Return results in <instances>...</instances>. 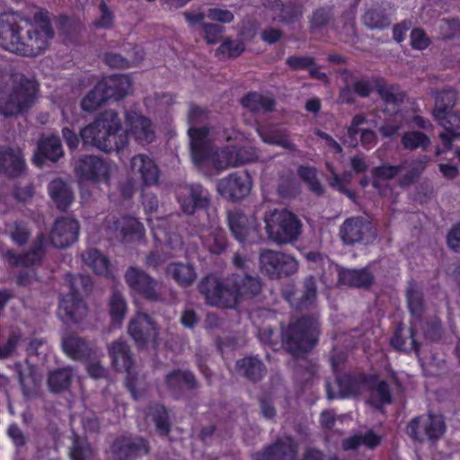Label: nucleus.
<instances>
[{"instance_id": "34", "label": "nucleus", "mask_w": 460, "mask_h": 460, "mask_svg": "<svg viewBox=\"0 0 460 460\" xmlns=\"http://www.w3.org/2000/svg\"><path fill=\"white\" fill-rule=\"evenodd\" d=\"M375 91L385 104L401 106L406 97L405 92L401 89L398 84H387L382 76H373Z\"/></svg>"}, {"instance_id": "10", "label": "nucleus", "mask_w": 460, "mask_h": 460, "mask_svg": "<svg viewBox=\"0 0 460 460\" xmlns=\"http://www.w3.org/2000/svg\"><path fill=\"white\" fill-rule=\"evenodd\" d=\"M260 270L270 279L289 277L296 272L298 263L294 257L272 250H262L259 256Z\"/></svg>"}, {"instance_id": "56", "label": "nucleus", "mask_w": 460, "mask_h": 460, "mask_svg": "<svg viewBox=\"0 0 460 460\" xmlns=\"http://www.w3.org/2000/svg\"><path fill=\"white\" fill-rule=\"evenodd\" d=\"M68 455L70 460H92L94 456V450L87 439L75 437Z\"/></svg>"}, {"instance_id": "25", "label": "nucleus", "mask_w": 460, "mask_h": 460, "mask_svg": "<svg viewBox=\"0 0 460 460\" xmlns=\"http://www.w3.org/2000/svg\"><path fill=\"white\" fill-rule=\"evenodd\" d=\"M64 149L59 136L51 134L42 136L37 145L33 155V163L36 166L43 167L49 163H58L64 156Z\"/></svg>"}, {"instance_id": "32", "label": "nucleus", "mask_w": 460, "mask_h": 460, "mask_svg": "<svg viewBox=\"0 0 460 460\" xmlns=\"http://www.w3.org/2000/svg\"><path fill=\"white\" fill-rule=\"evenodd\" d=\"M133 173L139 174L144 185L151 186L158 182L160 170L155 162L148 155L140 154L130 161Z\"/></svg>"}, {"instance_id": "61", "label": "nucleus", "mask_w": 460, "mask_h": 460, "mask_svg": "<svg viewBox=\"0 0 460 460\" xmlns=\"http://www.w3.org/2000/svg\"><path fill=\"white\" fill-rule=\"evenodd\" d=\"M332 9L329 6L315 9L309 20L311 31L325 27L332 20Z\"/></svg>"}, {"instance_id": "45", "label": "nucleus", "mask_w": 460, "mask_h": 460, "mask_svg": "<svg viewBox=\"0 0 460 460\" xmlns=\"http://www.w3.org/2000/svg\"><path fill=\"white\" fill-rule=\"evenodd\" d=\"M166 273L179 286L186 288L193 284L197 278L196 270L191 264L172 262L167 266Z\"/></svg>"}, {"instance_id": "4", "label": "nucleus", "mask_w": 460, "mask_h": 460, "mask_svg": "<svg viewBox=\"0 0 460 460\" xmlns=\"http://www.w3.org/2000/svg\"><path fill=\"white\" fill-rule=\"evenodd\" d=\"M12 87L0 94V114L12 117L27 111L35 102L40 90L36 80L23 74H12Z\"/></svg>"}, {"instance_id": "5", "label": "nucleus", "mask_w": 460, "mask_h": 460, "mask_svg": "<svg viewBox=\"0 0 460 460\" xmlns=\"http://www.w3.org/2000/svg\"><path fill=\"white\" fill-rule=\"evenodd\" d=\"M130 86L131 82L127 75L104 76L81 100V108L86 112H93L110 100L119 101L126 97Z\"/></svg>"}, {"instance_id": "15", "label": "nucleus", "mask_w": 460, "mask_h": 460, "mask_svg": "<svg viewBox=\"0 0 460 460\" xmlns=\"http://www.w3.org/2000/svg\"><path fill=\"white\" fill-rule=\"evenodd\" d=\"M105 223L107 230L113 233L122 243H133L145 239L144 225L134 217L107 218Z\"/></svg>"}, {"instance_id": "62", "label": "nucleus", "mask_w": 460, "mask_h": 460, "mask_svg": "<svg viewBox=\"0 0 460 460\" xmlns=\"http://www.w3.org/2000/svg\"><path fill=\"white\" fill-rule=\"evenodd\" d=\"M245 50L244 43L238 40H225L217 49V56L227 55L228 58H237Z\"/></svg>"}, {"instance_id": "53", "label": "nucleus", "mask_w": 460, "mask_h": 460, "mask_svg": "<svg viewBox=\"0 0 460 460\" xmlns=\"http://www.w3.org/2000/svg\"><path fill=\"white\" fill-rule=\"evenodd\" d=\"M274 4L273 7H279V21L284 23H294L303 15V6L298 3L275 0Z\"/></svg>"}, {"instance_id": "2", "label": "nucleus", "mask_w": 460, "mask_h": 460, "mask_svg": "<svg viewBox=\"0 0 460 460\" xmlns=\"http://www.w3.org/2000/svg\"><path fill=\"white\" fill-rule=\"evenodd\" d=\"M62 137L71 152L78 148L80 140L84 146L95 147L104 153H119L128 145V132L123 129L119 113L111 109L99 113L93 122L80 130L79 135L64 127Z\"/></svg>"}, {"instance_id": "59", "label": "nucleus", "mask_w": 460, "mask_h": 460, "mask_svg": "<svg viewBox=\"0 0 460 460\" xmlns=\"http://www.w3.org/2000/svg\"><path fill=\"white\" fill-rule=\"evenodd\" d=\"M31 231L28 223L23 220H16L9 230V236L12 242L17 246H24L30 240Z\"/></svg>"}, {"instance_id": "58", "label": "nucleus", "mask_w": 460, "mask_h": 460, "mask_svg": "<svg viewBox=\"0 0 460 460\" xmlns=\"http://www.w3.org/2000/svg\"><path fill=\"white\" fill-rule=\"evenodd\" d=\"M190 153L193 162L199 165L212 160L214 163L215 154L211 141L204 143H191Z\"/></svg>"}, {"instance_id": "63", "label": "nucleus", "mask_w": 460, "mask_h": 460, "mask_svg": "<svg viewBox=\"0 0 460 460\" xmlns=\"http://www.w3.org/2000/svg\"><path fill=\"white\" fill-rule=\"evenodd\" d=\"M411 46L413 49L424 50L429 48L431 43L425 31L421 28H414L410 33Z\"/></svg>"}, {"instance_id": "6", "label": "nucleus", "mask_w": 460, "mask_h": 460, "mask_svg": "<svg viewBox=\"0 0 460 460\" xmlns=\"http://www.w3.org/2000/svg\"><path fill=\"white\" fill-rule=\"evenodd\" d=\"M269 237L278 244L296 242L303 230V224L292 211L282 208L270 211L264 217Z\"/></svg>"}, {"instance_id": "11", "label": "nucleus", "mask_w": 460, "mask_h": 460, "mask_svg": "<svg viewBox=\"0 0 460 460\" xmlns=\"http://www.w3.org/2000/svg\"><path fill=\"white\" fill-rule=\"evenodd\" d=\"M177 200L186 216L202 214L208 217L211 195L200 183H190L181 187L177 194Z\"/></svg>"}, {"instance_id": "50", "label": "nucleus", "mask_w": 460, "mask_h": 460, "mask_svg": "<svg viewBox=\"0 0 460 460\" xmlns=\"http://www.w3.org/2000/svg\"><path fill=\"white\" fill-rule=\"evenodd\" d=\"M408 310L415 320L421 318L424 313V298L422 292L415 284H411L406 290Z\"/></svg>"}, {"instance_id": "18", "label": "nucleus", "mask_w": 460, "mask_h": 460, "mask_svg": "<svg viewBox=\"0 0 460 460\" xmlns=\"http://www.w3.org/2000/svg\"><path fill=\"white\" fill-rule=\"evenodd\" d=\"M125 281L131 291L143 298L150 301L159 300L156 280L143 270L134 266L128 267L125 273Z\"/></svg>"}, {"instance_id": "44", "label": "nucleus", "mask_w": 460, "mask_h": 460, "mask_svg": "<svg viewBox=\"0 0 460 460\" xmlns=\"http://www.w3.org/2000/svg\"><path fill=\"white\" fill-rule=\"evenodd\" d=\"M75 376L74 368L65 367L49 372L48 386L51 393L60 394L69 390Z\"/></svg>"}, {"instance_id": "31", "label": "nucleus", "mask_w": 460, "mask_h": 460, "mask_svg": "<svg viewBox=\"0 0 460 460\" xmlns=\"http://www.w3.org/2000/svg\"><path fill=\"white\" fill-rule=\"evenodd\" d=\"M62 349L68 358L80 362H86L94 355L90 341L72 334L62 340Z\"/></svg>"}, {"instance_id": "8", "label": "nucleus", "mask_w": 460, "mask_h": 460, "mask_svg": "<svg viewBox=\"0 0 460 460\" xmlns=\"http://www.w3.org/2000/svg\"><path fill=\"white\" fill-rule=\"evenodd\" d=\"M70 285L69 292L60 297L58 314L66 323H78L87 314V305L84 301L75 284L79 281L84 288L91 283L90 279L80 276L67 275Z\"/></svg>"}, {"instance_id": "30", "label": "nucleus", "mask_w": 460, "mask_h": 460, "mask_svg": "<svg viewBox=\"0 0 460 460\" xmlns=\"http://www.w3.org/2000/svg\"><path fill=\"white\" fill-rule=\"evenodd\" d=\"M377 380V375L366 373H344L336 377L341 397L358 395L363 386Z\"/></svg>"}, {"instance_id": "12", "label": "nucleus", "mask_w": 460, "mask_h": 460, "mask_svg": "<svg viewBox=\"0 0 460 460\" xmlns=\"http://www.w3.org/2000/svg\"><path fill=\"white\" fill-rule=\"evenodd\" d=\"M150 452L147 439L133 434H122L114 438L109 447L111 460H137Z\"/></svg>"}, {"instance_id": "40", "label": "nucleus", "mask_w": 460, "mask_h": 460, "mask_svg": "<svg viewBox=\"0 0 460 460\" xmlns=\"http://www.w3.org/2000/svg\"><path fill=\"white\" fill-rule=\"evenodd\" d=\"M434 118L445 128V132L439 134L440 139L445 146H450L460 136V113L449 111L435 115Z\"/></svg>"}, {"instance_id": "41", "label": "nucleus", "mask_w": 460, "mask_h": 460, "mask_svg": "<svg viewBox=\"0 0 460 460\" xmlns=\"http://www.w3.org/2000/svg\"><path fill=\"white\" fill-rule=\"evenodd\" d=\"M148 414L156 428L160 437H167L172 431V420L170 410L164 404L158 402H151L148 406Z\"/></svg>"}, {"instance_id": "1", "label": "nucleus", "mask_w": 460, "mask_h": 460, "mask_svg": "<svg viewBox=\"0 0 460 460\" xmlns=\"http://www.w3.org/2000/svg\"><path fill=\"white\" fill-rule=\"evenodd\" d=\"M54 36L47 10L36 12L32 20L19 12L0 13V47L7 51L36 57L49 48Z\"/></svg>"}, {"instance_id": "28", "label": "nucleus", "mask_w": 460, "mask_h": 460, "mask_svg": "<svg viewBox=\"0 0 460 460\" xmlns=\"http://www.w3.org/2000/svg\"><path fill=\"white\" fill-rule=\"evenodd\" d=\"M128 331L138 347H144L150 340L155 339L157 336L156 324L153 318L146 313H139L131 319Z\"/></svg>"}, {"instance_id": "3", "label": "nucleus", "mask_w": 460, "mask_h": 460, "mask_svg": "<svg viewBox=\"0 0 460 460\" xmlns=\"http://www.w3.org/2000/svg\"><path fill=\"white\" fill-rule=\"evenodd\" d=\"M321 323L314 314H305L290 322L281 331L282 345L295 358H303L318 344Z\"/></svg>"}, {"instance_id": "35", "label": "nucleus", "mask_w": 460, "mask_h": 460, "mask_svg": "<svg viewBox=\"0 0 460 460\" xmlns=\"http://www.w3.org/2000/svg\"><path fill=\"white\" fill-rule=\"evenodd\" d=\"M416 330L411 326L404 333V329L399 325L393 334L390 344L397 351L406 354L414 351L419 354L420 351V343L416 339Z\"/></svg>"}, {"instance_id": "23", "label": "nucleus", "mask_w": 460, "mask_h": 460, "mask_svg": "<svg viewBox=\"0 0 460 460\" xmlns=\"http://www.w3.org/2000/svg\"><path fill=\"white\" fill-rule=\"evenodd\" d=\"M79 222L70 217H58L49 234L53 246L64 249L75 243L79 236Z\"/></svg>"}, {"instance_id": "47", "label": "nucleus", "mask_w": 460, "mask_h": 460, "mask_svg": "<svg viewBox=\"0 0 460 460\" xmlns=\"http://www.w3.org/2000/svg\"><path fill=\"white\" fill-rule=\"evenodd\" d=\"M362 21L367 28L378 30H384L391 23L385 10L378 5L367 10L362 16Z\"/></svg>"}, {"instance_id": "49", "label": "nucleus", "mask_w": 460, "mask_h": 460, "mask_svg": "<svg viewBox=\"0 0 460 460\" xmlns=\"http://www.w3.org/2000/svg\"><path fill=\"white\" fill-rule=\"evenodd\" d=\"M429 161V156L426 155H420L413 160L411 164L410 170L399 179V185L401 187H408L418 181Z\"/></svg>"}, {"instance_id": "14", "label": "nucleus", "mask_w": 460, "mask_h": 460, "mask_svg": "<svg viewBox=\"0 0 460 460\" xmlns=\"http://www.w3.org/2000/svg\"><path fill=\"white\" fill-rule=\"evenodd\" d=\"M48 240L43 233H39L32 241L31 248L17 253L12 249L6 250L3 257L11 267H33L40 265L46 256Z\"/></svg>"}, {"instance_id": "16", "label": "nucleus", "mask_w": 460, "mask_h": 460, "mask_svg": "<svg viewBox=\"0 0 460 460\" xmlns=\"http://www.w3.org/2000/svg\"><path fill=\"white\" fill-rule=\"evenodd\" d=\"M252 187V180L246 171L232 172L217 184L218 193L229 201L243 199L250 193Z\"/></svg>"}, {"instance_id": "19", "label": "nucleus", "mask_w": 460, "mask_h": 460, "mask_svg": "<svg viewBox=\"0 0 460 460\" xmlns=\"http://www.w3.org/2000/svg\"><path fill=\"white\" fill-rule=\"evenodd\" d=\"M298 444L291 436H286L254 452L252 460H296Z\"/></svg>"}, {"instance_id": "17", "label": "nucleus", "mask_w": 460, "mask_h": 460, "mask_svg": "<svg viewBox=\"0 0 460 460\" xmlns=\"http://www.w3.org/2000/svg\"><path fill=\"white\" fill-rule=\"evenodd\" d=\"M79 179L92 182H108L111 174V164L96 155H84L78 159L75 167Z\"/></svg>"}, {"instance_id": "36", "label": "nucleus", "mask_w": 460, "mask_h": 460, "mask_svg": "<svg viewBox=\"0 0 460 460\" xmlns=\"http://www.w3.org/2000/svg\"><path fill=\"white\" fill-rule=\"evenodd\" d=\"M48 192L60 211H66L75 199L72 189L61 179L52 180L48 185Z\"/></svg>"}, {"instance_id": "39", "label": "nucleus", "mask_w": 460, "mask_h": 460, "mask_svg": "<svg viewBox=\"0 0 460 460\" xmlns=\"http://www.w3.org/2000/svg\"><path fill=\"white\" fill-rule=\"evenodd\" d=\"M111 364L118 372L128 371L132 368L134 360L129 346L122 341H115L109 347Z\"/></svg>"}, {"instance_id": "33", "label": "nucleus", "mask_w": 460, "mask_h": 460, "mask_svg": "<svg viewBox=\"0 0 460 460\" xmlns=\"http://www.w3.org/2000/svg\"><path fill=\"white\" fill-rule=\"evenodd\" d=\"M234 371L237 375L255 384L264 378L267 367L257 356H246L236 361Z\"/></svg>"}, {"instance_id": "55", "label": "nucleus", "mask_w": 460, "mask_h": 460, "mask_svg": "<svg viewBox=\"0 0 460 460\" xmlns=\"http://www.w3.org/2000/svg\"><path fill=\"white\" fill-rule=\"evenodd\" d=\"M403 169L402 164H391L390 163H384L379 166L373 168L371 173L373 176L372 186L375 189L380 187L379 180L388 181L394 179Z\"/></svg>"}, {"instance_id": "64", "label": "nucleus", "mask_w": 460, "mask_h": 460, "mask_svg": "<svg viewBox=\"0 0 460 460\" xmlns=\"http://www.w3.org/2000/svg\"><path fill=\"white\" fill-rule=\"evenodd\" d=\"M286 64L293 71L307 70L314 65V58L309 56H289Z\"/></svg>"}, {"instance_id": "26", "label": "nucleus", "mask_w": 460, "mask_h": 460, "mask_svg": "<svg viewBox=\"0 0 460 460\" xmlns=\"http://www.w3.org/2000/svg\"><path fill=\"white\" fill-rule=\"evenodd\" d=\"M231 276L232 293L235 299V307L243 299L257 296L262 288L261 279L258 276L247 273H233Z\"/></svg>"}, {"instance_id": "37", "label": "nucleus", "mask_w": 460, "mask_h": 460, "mask_svg": "<svg viewBox=\"0 0 460 460\" xmlns=\"http://www.w3.org/2000/svg\"><path fill=\"white\" fill-rule=\"evenodd\" d=\"M374 282L373 274L367 269H338V283L352 288H368Z\"/></svg>"}, {"instance_id": "24", "label": "nucleus", "mask_w": 460, "mask_h": 460, "mask_svg": "<svg viewBox=\"0 0 460 460\" xmlns=\"http://www.w3.org/2000/svg\"><path fill=\"white\" fill-rule=\"evenodd\" d=\"M296 295V290L294 286L288 287L283 291L284 299L295 310L302 311L314 305L317 298V278L314 275L305 277L301 296L297 297Z\"/></svg>"}, {"instance_id": "57", "label": "nucleus", "mask_w": 460, "mask_h": 460, "mask_svg": "<svg viewBox=\"0 0 460 460\" xmlns=\"http://www.w3.org/2000/svg\"><path fill=\"white\" fill-rule=\"evenodd\" d=\"M180 217V215H170L167 217L159 218L156 226H150L154 239L157 242H171L172 235L175 234V232L167 228V225L169 222H176Z\"/></svg>"}, {"instance_id": "27", "label": "nucleus", "mask_w": 460, "mask_h": 460, "mask_svg": "<svg viewBox=\"0 0 460 460\" xmlns=\"http://www.w3.org/2000/svg\"><path fill=\"white\" fill-rule=\"evenodd\" d=\"M227 223L233 236L241 243L252 242L251 236L257 233L256 218L241 210L229 212Z\"/></svg>"}, {"instance_id": "60", "label": "nucleus", "mask_w": 460, "mask_h": 460, "mask_svg": "<svg viewBox=\"0 0 460 460\" xmlns=\"http://www.w3.org/2000/svg\"><path fill=\"white\" fill-rule=\"evenodd\" d=\"M277 193L282 199H293L298 193V186L293 175H281L279 180Z\"/></svg>"}, {"instance_id": "13", "label": "nucleus", "mask_w": 460, "mask_h": 460, "mask_svg": "<svg viewBox=\"0 0 460 460\" xmlns=\"http://www.w3.org/2000/svg\"><path fill=\"white\" fill-rule=\"evenodd\" d=\"M406 432L414 441H438L446 432V424L441 416L436 414L414 417L407 425Z\"/></svg>"}, {"instance_id": "51", "label": "nucleus", "mask_w": 460, "mask_h": 460, "mask_svg": "<svg viewBox=\"0 0 460 460\" xmlns=\"http://www.w3.org/2000/svg\"><path fill=\"white\" fill-rule=\"evenodd\" d=\"M457 101V93L454 89H445L435 96L433 116L453 111Z\"/></svg>"}, {"instance_id": "52", "label": "nucleus", "mask_w": 460, "mask_h": 460, "mask_svg": "<svg viewBox=\"0 0 460 460\" xmlns=\"http://www.w3.org/2000/svg\"><path fill=\"white\" fill-rule=\"evenodd\" d=\"M109 305L111 325L120 327L128 310L124 297L119 292H113Z\"/></svg>"}, {"instance_id": "38", "label": "nucleus", "mask_w": 460, "mask_h": 460, "mask_svg": "<svg viewBox=\"0 0 460 460\" xmlns=\"http://www.w3.org/2000/svg\"><path fill=\"white\" fill-rule=\"evenodd\" d=\"M367 387L371 393L368 403L373 408L381 411L385 405L392 404L393 391L387 381L380 380L377 376V380L372 384H367Z\"/></svg>"}, {"instance_id": "43", "label": "nucleus", "mask_w": 460, "mask_h": 460, "mask_svg": "<svg viewBox=\"0 0 460 460\" xmlns=\"http://www.w3.org/2000/svg\"><path fill=\"white\" fill-rule=\"evenodd\" d=\"M241 105L253 112H272L276 108V101L273 97L264 95L257 92H248L240 100Z\"/></svg>"}, {"instance_id": "46", "label": "nucleus", "mask_w": 460, "mask_h": 460, "mask_svg": "<svg viewBox=\"0 0 460 460\" xmlns=\"http://www.w3.org/2000/svg\"><path fill=\"white\" fill-rule=\"evenodd\" d=\"M258 133L262 141L267 144L280 146L289 151L296 150V145L290 141L288 134L280 128L261 127L258 128Z\"/></svg>"}, {"instance_id": "48", "label": "nucleus", "mask_w": 460, "mask_h": 460, "mask_svg": "<svg viewBox=\"0 0 460 460\" xmlns=\"http://www.w3.org/2000/svg\"><path fill=\"white\" fill-rule=\"evenodd\" d=\"M203 245L211 254L224 253L228 247L226 233L221 228L212 230L203 240Z\"/></svg>"}, {"instance_id": "29", "label": "nucleus", "mask_w": 460, "mask_h": 460, "mask_svg": "<svg viewBox=\"0 0 460 460\" xmlns=\"http://www.w3.org/2000/svg\"><path fill=\"white\" fill-rule=\"evenodd\" d=\"M164 384L175 399L181 398L185 389L192 391L199 386L196 376L188 369H174L170 371L164 376Z\"/></svg>"}, {"instance_id": "22", "label": "nucleus", "mask_w": 460, "mask_h": 460, "mask_svg": "<svg viewBox=\"0 0 460 460\" xmlns=\"http://www.w3.org/2000/svg\"><path fill=\"white\" fill-rule=\"evenodd\" d=\"M125 121L128 127V132L137 144L147 146L155 140L156 135L155 128L149 118L130 110L127 111L125 113Z\"/></svg>"}, {"instance_id": "21", "label": "nucleus", "mask_w": 460, "mask_h": 460, "mask_svg": "<svg viewBox=\"0 0 460 460\" xmlns=\"http://www.w3.org/2000/svg\"><path fill=\"white\" fill-rule=\"evenodd\" d=\"M27 172L22 150L10 146H0V174L8 179H18Z\"/></svg>"}, {"instance_id": "9", "label": "nucleus", "mask_w": 460, "mask_h": 460, "mask_svg": "<svg viewBox=\"0 0 460 460\" xmlns=\"http://www.w3.org/2000/svg\"><path fill=\"white\" fill-rule=\"evenodd\" d=\"M339 236L345 245H368L377 237V229L373 222L362 216L346 218L339 228Z\"/></svg>"}, {"instance_id": "7", "label": "nucleus", "mask_w": 460, "mask_h": 460, "mask_svg": "<svg viewBox=\"0 0 460 460\" xmlns=\"http://www.w3.org/2000/svg\"><path fill=\"white\" fill-rule=\"evenodd\" d=\"M198 290L209 305L224 309L235 308L230 275L223 277L218 273H209L199 281Z\"/></svg>"}, {"instance_id": "20", "label": "nucleus", "mask_w": 460, "mask_h": 460, "mask_svg": "<svg viewBox=\"0 0 460 460\" xmlns=\"http://www.w3.org/2000/svg\"><path fill=\"white\" fill-rule=\"evenodd\" d=\"M257 159L254 148L243 146H227L216 151L214 164L218 169L238 166Z\"/></svg>"}, {"instance_id": "54", "label": "nucleus", "mask_w": 460, "mask_h": 460, "mask_svg": "<svg viewBox=\"0 0 460 460\" xmlns=\"http://www.w3.org/2000/svg\"><path fill=\"white\" fill-rule=\"evenodd\" d=\"M402 145L406 150H416L418 148L423 151L428 150L430 146L429 137L421 131H406L401 138Z\"/></svg>"}, {"instance_id": "42", "label": "nucleus", "mask_w": 460, "mask_h": 460, "mask_svg": "<svg viewBox=\"0 0 460 460\" xmlns=\"http://www.w3.org/2000/svg\"><path fill=\"white\" fill-rule=\"evenodd\" d=\"M86 266L93 270L96 275L111 278L112 269L110 260L97 249H88L82 255Z\"/></svg>"}]
</instances>
